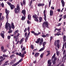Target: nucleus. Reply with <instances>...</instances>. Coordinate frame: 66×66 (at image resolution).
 I'll return each mask as SVG.
<instances>
[{"instance_id":"1","label":"nucleus","mask_w":66,"mask_h":66,"mask_svg":"<svg viewBox=\"0 0 66 66\" xmlns=\"http://www.w3.org/2000/svg\"><path fill=\"white\" fill-rule=\"evenodd\" d=\"M5 28L6 30H8L9 29V30H11L12 28L13 29H14L15 28V26L14 25V23L13 22L12 23L11 25L10 24H9L8 22H7L5 24Z\"/></svg>"},{"instance_id":"2","label":"nucleus","mask_w":66,"mask_h":66,"mask_svg":"<svg viewBox=\"0 0 66 66\" xmlns=\"http://www.w3.org/2000/svg\"><path fill=\"white\" fill-rule=\"evenodd\" d=\"M44 19L45 21L43 23L42 25L43 27L44 28L46 27V28H48V27H49L48 22L47 21L46 15V14H44Z\"/></svg>"},{"instance_id":"3","label":"nucleus","mask_w":66,"mask_h":66,"mask_svg":"<svg viewBox=\"0 0 66 66\" xmlns=\"http://www.w3.org/2000/svg\"><path fill=\"white\" fill-rule=\"evenodd\" d=\"M43 42L44 40H43V38H41V39L40 38H39L37 39V41H35V43L37 44L39 43V45H40V46H41V45H42L43 44Z\"/></svg>"},{"instance_id":"4","label":"nucleus","mask_w":66,"mask_h":66,"mask_svg":"<svg viewBox=\"0 0 66 66\" xmlns=\"http://www.w3.org/2000/svg\"><path fill=\"white\" fill-rule=\"evenodd\" d=\"M55 53L52 56L51 59L53 65H55L56 63V61L57 60V58L55 57Z\"/></svg>"},{"instance_id":"5","label":"nucleus","mask_w":66,"mask_h":66,"mask_svg":"<svg viewBox=\"0 0 66 66\" xmlns=\"http://www.w3.org/2000/svg\"><path fill=\"white\" fill-rule=\"evenodd\" d=\"M32 17L34 19H35L34 20L35 21L37 22H39V20L38 19V17L37 16V15L36 14L33 15H32Z\"/></svg>"},{"instance_id":"6","label":"nucleus","mask_w":66,"mask_h":66,"mask_svg":"<svg viewBox=\"0 0 66 66\" xmlns=\"http://www.w3.org/2000/svg\"><path fill=\"white\" fill-rule=\"evenodd\" d=\"M5 12L6 14H7L6 15V18L7 19H8V15L9 14V13H10V11H9V10H7V9H5Z\"/></svg>"},{"instance_id":"7","label":"nucleus","mask_w":66,"mask_h":66,"mask_svg":"<svg viewBox=\"0 0 66 66\" xmlns=\"http://www.w3.org/2000/svg\"><path fill=\"white\" fill-rule=\"evenodd\" d=\"M1 51L3 52H5L7 51V49L4 50V47L3 46H1Z\"/></svg>"},{"instance_id":"8","label":"nucleus","mask_w":66,"mask_h":66,"mask_svg":"<svg viewBox=\"0 0 66 66\" xmlns=\"http://www.w3.org/2000/svg\"><path fill=\"white\" fill-rule=\"evenodd\" d=\"M60 40H57V41H55V43H54V45L56 47V44H60Z\"/></svg>"},{"instance_id":"9","label":"nucleus","mask_w":66,"mask_h":66,"mask_svg":"<svg viewBox=\"0 0 66 66\" xmlns=\"http://www.w3.org/2000/svg\"><path fill=\"white\" fill-rule=\"evenodd\" d=\"M14 12H15V14H18V13H19V10H18V9H16V8L14 9Z\"/></svg>"},{"instance_id":"10","label":"nucleus","mask_w":66,"mask_h":66,"mask_svg":"<svg viewBox=\"0 0 66 66\" xmlns=\"http://www.w3.org/2000/svg\"><path fill=\"white\" fill-rule=\"evenodd\" d=\"M26 10H23L21 11V13L23 14V15H24V16H25L26 15Z\"/></svg>"},{"instance_id":"11","label":"nucleus","mask_w":66,"mask_h":66,"mask_svg":"<svg viewBox=\"0 0 66 66\" xmlns=\"http://www.w3.org/2000/svg\"><path fill=\"white\" fill-rule=\"evenodd\" d=\"M60 32H61V31H59V32H58L56 34H54V35H55V36H59V35H61V33H60Z\"/></svg>"},{"instance_id":"12","label":"nucleus","mask_w":66,"mask_h":66,"mask_svg":"<svg viewBox=\"0 0 66 66\" xmlns=\"http://www.w3.org/2000/svg\"><path fill=\"white\" fill-rule=\"evenodd\" d=\"M53 10H51L50 12V15L51 16H53Z\"/></svg>"},{"instance_id":"13","label":"nucleus","mask_w":66,"mask_h":66,"mask_svg":"<svg viewBox=\"0 0 66 66\" xmlns=\"http://www.w3.org/2000/svg\"><path fill=\"white\" fill-rule=\"evenodd\" d=\"M2 33L0 34L1 35V36L3 38H4V32L3 31H2Z\"/></svg>"},{"instance_id":"14","label":"nucleus","mask_w":66,"mask_h":66,"mask_svg":"<svg viewBox=\"0 0 66 66\" xmlns=\"http://www.w3.org/2000/svg\"><path fill=\"white\" fill-rule=\"evenodd\" d=\"M63 7H64L65 6V2L64 1V0H61V1Z\"/></svg>"},{"instance_id":"15","label":"nucleus","mask_w":66,"mask_h":66,"mask_svg":"<svg viewBox=\"0 0 66 66\" xmlns=\"http://www.w3.org/2000/svg\"><path fill=\"white\" fill-rule=\"evenodd\" d=\"M45 5V4L43 3H39L38 4V6H42Z\"/></svg>"},{"instance_id":"16","label":"nucleus","mask_w":66,"mask_h":66,"mask_svg":"<svg viewBox=\"0 0 66 66\" xmlns=\"http://www.w3.org/2000/svg\"><path fill=\"white\" fill-rule=\"evenodd\" d=\"M18 40V38L16 37L15 38V42H17L16 43H15V45H17L19 43V41Z\"/></svg>"},{"instance_id":"17","label":"nucleus","mask_w":66,"mask_h":66,"mask_svg":"<svg viewBox=\"0 0 66 66\" xmlns=\"http://www.w3.org/2000/svg\"><path fill=\"white\" fill-rule=\"evenodd\" d=\"M38 56H39V53H36L35 54V56L36 57H38Z\"/></svg>"},{"instance_id":"18","label":"nucleus","mask_w":66,"mask_h":66,"mask_svg":"<svg viewBox=\"0 0 66 66\" xmlns=\"http://www.w3.org/2000/svg\"><path fill=\"white\" fill-rule=\"evenodd\" d=\"M25 55L23 54H21V52L19 53V56H21V57H24V56Z\"/></svg>"},{"instance_id":"19","label":"nucleus","mask_w":66,"mask_h":66,"mask_svg":"<svg viewBox=\"0 0 66 66\" xmlns=\"http://www.w3.org/2000/svg\"><path fill=\"white\" fill-rule=\"evenodd\" d=\"M63 39L64 42H65L66 41V37L65 35H63Z\"/></svg>"},{"instance_id":"20","label":"nucleus","mask_w":66,"mask_h":66,"mask_svg":"<svg viewBox=\"0 0 66 66\" xmlns=\"http://www.w3.org/2000/svg\"><path fill=\"white\" fill-rule=\"evenodd\" d=\"M17 10H18L20 11V6L18 4L16 6V8Z\"/></svg>"},{"instance_id":"21","label":"nucleus","mask_w":66,"mask_h":66,"mask_svg":"<svg viewBox=\"0 0 66 66\" xmlns=\"http://www.w3.org/2000/svg\"><path fill=\"white\" fill-rule=\"evenodd\" d=\"M11 10H13L15 8V6L14 5H11V6H10Z\"/></svg>"},{"instance_id":"22","label":"nucleus","mask_w":66,"mask_h":66,"mask_svg":"<svg viewBox=\"0 0 66 66\" xmlns=\"http://www.w3.org/2000/svg\"><path fill=\"white\" fill-rule=\"evenodd\" d=\"M24 39V38H22L19 41V43L20 45L22 43V42L23 41Z\"/></svg>"},{"instance_id":"23","label":"nucleus","mask_w":66,"mask_h":66,"mask_svg":"<svg viewBox=\"0 0 66 66\" xmlns=\"http://www.w3.org/2000/svg\"><path fill=\"white\" fill-rule=\"evenodd\" d=\"M28 20H31V16L30 14H29L28 15Z\"/></svg>"},{"instance_id":"24","label":"nucleus","mask_w":66,"mask_h":66,"mask_svg":"<svg viewBox=\"0 0 66 66\" xmlns=\"http://www.w3.org/2000/svg\"><path fill=\"white\" fill-rule=\"evenodd\" d=\"M23 4L24 5H26V0H23Z\"/></svg>"},{"instance_id":"25","label":"nucleus","mask_w":66,"mask_h":66,"mask_svg":"<svg viewBox=\"0 0 66 66\" xmlns=\"http://www.w3.org/2000/svg\"><path fill=\"white\" fill-rule=\"evenodd\" d=\"M39 22H42V20H43V18L41 17H40L39 18Z\"/></svg>"},{"instance_id":"26","label":"nucleus","mask_w":66,"mask_h":66,"mask_svg":"<svg viewBox=\"0 0 66 66\" xmlns=\"http://www.w3.org/2000/svg\"><path fill=\"white\" fill-rule=\"evenodd\" d=\"M25 18H26V15L25 16H22V18H21V20H24L25 19Z\"/></svg>"},{"instance_id":"27","label":"nucleus","mask_w":66,"mask_h":66,"mask_svg":"<svg viewBox=\"0 0 66 66\" xmlns=\"http://www.w3.org/2000/svg\"><path fill=\"white\" fill-rule=\"evenodd\" d=\"M47 64H51V60H49L48 61Z\"/></svg>"},{"instance_id":"28","label":"nucleus","mask_w":66,"mask_h":66,"mask_svg":"<svg viewBox=\"0 0 66 66\" xmlns=\"http://www.w3.org/2000/svg\"><path fill=\"white\" fill-rule=\"evenodd\" d=\"M14 57H15V55L14 54H13L12 55L10 56V57L11 59H12Z\"/></svg>"},{"instance_id":"29","label":"nucleus","mask_w":66,"mask_h":66,"mask_svg":"<svg viewBox=\"0 0 66 66\" xmlns=\"http://www.w3.org/2000/svg\"><path fill=\"white\" fill-rule=\"evenodd\" d=\"M56 53L57 56H59L60 55V52L58 51H56Z\"/></svg>"},{"instance_id":"30","label":"nucleus","mask_w":66,"mask_h":66,"mask_svg":"<svg viewBox=\"0 0 66 66\" xmlns=\"http://www.w3.org/2000/svg\"><path fill=\"white\" fill-rule=\"evenodd\" d=\"M23 59H20V60L17 62H18V64H19V63H20V62H21L22 61Z\"/></svg>"},{"instance_id":"31","label":"nucleus","mask_w":66,"mask_h":66,"mask_svg":"<svg viewBox=\"0 0 66 66\" xmlns=\"http://www.w3.org/2000/svg\"><path fill=\"white\" fill-rule=\"evenodd\" d=\"M45 47H43V48H41L40 50L39 51H43L44 49H45Z\"/></svg>"},{"instance_id":"32","label":"nucleus","mask_w":66,"mask_h":66,"mask_svg":"<svg viewBox=\"0 0 66 66\" xmlns=\"http://www.w3.org/2000/svg\"><path fill=\"white\" fill-rule=\"evenodd\" d=\"M47 55H46V56H48V55L50 54V51H47Z\"/></svg>"},{"instance_id":"33","label":"nucleus","mask_w":66,"mask_h":66,"mask_svg":"<svg viewBox=\"0 0 66 66\" xmlns=\"http://www.w3.org/2000/svg\"><path fill=\"white\" fill-rule=\"evenodd\" d=\"M46 42H45L43 43V46L44 48L45 47V45H46Z\"/></svg>"},{"instance_id":"34","label":"nucleus","mask_w":66,"mask_h":66,"mask_svg":"<svg viewBox=\"0 0 66 66\" xmlns=\"http://www.w3.org/2000/svg\"><path fill=\"white\" fill-rule=\"evenodd\" d=\"M27 24H31V21H30L28 20L27 21Z\"/></svg>"},{"instance_id":"35","label":"nucleus","mask_w":66,"mask_h":66,"mask_svg":"<svg viewBox=\"0 0 66 66\" xmlns=\"http://www.w3.org/2000/svg\"><path fill=\"white\" fill-rule=\"evenodd\" d=\"M48 2H49V7H50V5L51 4V0H50V2H49V1H48Z\"/></svg>"},{"instance_id":"36","label":"nucleus","mask_w":66,"mask_h":66,"mask_svg":"<svg viewBox=\"0 0 66 66\" xmlns=\"http://www.w3.org/2000/svg\"><path fill=\"white\" fill-rule=\"evenodd\" d=\"M53 36H51L50 37V42H51L52 40L53 39Z\"/></svg>"},{"instance_id":"37","label":"nucleus","mask_w":66,"mask_h":66,"mask_svg":"<svg viewBox=\"0 0 66 66\" xmlns=\"http://www.w3.org/2000/svg\"><path fill=\"white\" fill-rule=\"evenodd\" d=\"M3 57H9V56L7 55H6L4 54L3 55Z\"/></svg>"},{"instance_id":"38","label":"nucleus","mask_w":66,"mask_h":66,"mask_svg":"<svg viewBox=\"0 0 66 66\" xmlns=\"http://www.w3.org/2000/svg\"><path fill=\"white\" fill-rule=\"evenodd\" d=\"M32 3H33V1L32 0H31L30 2V7H31V5H32Z\"/></svg>"},{"instance_id":"39","label":"nucleus","mask_w":66,"mask_h":66,"mask_svg":"<svg viewBox=\"0 0 66 66\" xmlns=\"http://www.w3.org/2000/svg\"><path fill=\"white\" fill-rule=\"evenodd\" d=\"M44 53H42L40 55V57L41 58H42V57H43V55H44Z\"/></svg>"},{"instance_id":"40","label":"nucleus","mask_w":66,"mask_h":66,"mask_svg":"<svg viewBox=\"0 0 66 66\" xmlns=\"http://www.w3.org/2000/svg\"><path fill=\"white\" fill-rule=\"evenodd\" d=\"M9 62V61H6V62H5V63L4 64V65H7L8 64L7 63Z\"/></svg>"},{"instance_id":"41","label":"nucleus","mask_w":66,"mask_h":66,"mask_svg":"<svg viewBox=\"0 0 66 66\" xmlns=\"http://www.w3.org/2000/svg\"><path fill=\"white\" fill-rule=\"evenodd\" d=\"M12 32H13V30H11L9 31L8 33H12Z\"/></svg>"},{"instance_id":"42","label":"nucleus","mask_w":66,"mask_h":66,"mask_svg":"<svg viewBox=\"0 0 66 66\" xmlns=\"http://www.w3.org/2000/svg\"><path fill=\"white\" fill-rule=\"evenodd\" d=\"M30 47L32 49H34V47L33 46V45H31L30 46Z\"/></svg>"},{"instance_id":"43","label":"nucleus","mask_w":66,"mask_h":66,"mask_svg":"<svg viewBox=\"0 0 66 66\" xmlns=\"http://www.w3.org/2000/svg\"><path fill=\"white\" fill-rule=\"evenodd\" d=\"M64 45H63V46L62 48V51H63L64 50Z\"/></svg>"},{"instance_id":"44","label":"nucleus","mask_w":66,"mask_h":66,"mask_svg":"<svg viewBox=\"0 0 66 66\" xmlns=\"http://www.w3.org/2000/svg\"><path fill=\"white\" fill-rule=\"evenodd\" d=\"M3 59H2L0 61V66H1V65L2 64V62H3Z\"/></svg>"},{"instance_id":"45","label":"nucleus","mask_w":66,"mask_h":66,"mask_svg":"<svg viewBox=\"0 0 66 66\" xmlns=\"http://www.w3.org/2000/svg\"><path fill=\"white\" fill-rule=\"evenodd\" d=\"M18 64V62H16V63L13 64V66H16V65H17Z\"/></svg>"},{"instance_id":"46","label":"nucleus","mask_w":66,"mask_h":66,"mask_svg":"<svg viewBox=\"0 0 66 66\" xmlns=\"http://www.w3.org/2000/svg\"><path fill=\"white\" fill-rule=\"evenodd\" d=\"M57 48H60V45H59V44H57Z\"/></svg>"},{"instance_id":"47","label":"nucleus","mask_w":66,"mask_h":66,"mask_svg":"<svg viewBox=\"0 0 66 66\" xmlns=\"http://www.w3.org/2000/svg\"><path fill=\"white\" fill-rule=\"evenodd\" d=\"M4 19V16H2V18H1V21H2L3 19Z\"/></svg>"},{"instance_id":"48","label":"nucleus","mask_w":66,"mask_h":66,"mask_svg":"<svg viewBox=\"0 0 66 66\" xmlns=\"http://www.w3.org/2000/svg\"><path fill=\"white\" fill-rule=\"evenodd\" d=\"M22 50V51H24V50H25L26 48H25V47H24Z\"/></svg>"},{"instance_id":"49","label":"nucleus","mask_w":66,"mask_h":66,"mask_svg":"<svg viewBox=\"0 0 66 66\" xmlns=\"http://www.w3.org/2000/svg\"><path fill=\"white\" fill-rule=\"evenodd\" d=\"M19 35H20V34H19V33L16 36V37L18 38V37L19 36Z\"/></svg>"},{"instance_id":"50","label":"nucleus","mask_w":66,"mask_h":66,"mask_svg":"<svg viewBox=\"0 0 66 66\" xmlns=\"http://www.w3.org/2000/svg\"><path fill=\"white\" fill-rule=\"evenodd\" d=\"M61 24H62V23H59L57 25V26L59 27V26H60L61 25Z\"/></svg>"},{"instance_id":"51","label":"nucleus","mask_w":66,"mask_h":66,"mask_svg":"<svg viewBox=\"0 0 66 66\" xmlns=\"http://www.w3.org/2000/svg\"><path fill=\"white\" fill-rule=\"evenodd\" d=\"M66 52V50H64L63 53V54L64 55L65 54V53Z\"/></svg>"},{"instance_id":"52","label":"nucleus","mask_w":66,"mask_h":66,"mask_svg":"<svg viewBox=\"0 0 66 66\" xmlns=\"http://www.w3.org/2000/svg\"><path fill=\"white\" fill-rule=\"evenodd\" d=\"M42 37H46V35H42Z\"/></svg>"},{"instance_id":"53","label":"nucleus","mask_w":66,"mask_h":66,"mask_svg":"<svg viewBox=\"0 0 66 66\" xmlns=\"http://www.w3.org/2000/svg\"><path fill=\"white\" fill-rule=\"evenodd\" d=\"M28 34V33L27 32H26L24 34V37H26L27 36V34Z\"/></svg>"},{"instance_id":"54","label":"nucleus","mask_w":66,"mask_h":66,"mask_svg":"<svg viewBox=\"0 0 66 66\" xmlns=\"http://www.w3.org/2000/svg\"><path fill=\"white\" fill-rule=\"evenodd\" d=\"M7 4H8L10 6H11V5H12L9 2H7Z\"/></svg>"},{"instance_id":"55","label":"nucleus","mask_w":66,"mask_h":66,"mask_svg":"<svg viewBox=\"0 0 66 66\" xmlns=\"http://www.w3.org/2000/svg\"><path fill=\"white\" fill-rule=\"evenodd\" d=\"M10 38H11V36H7V39H10Z\"/></svg>"},{"instance_id":"56","label":"nucleus","mask_w":66,"mask_h":66,"mask_svg":"<svg viewBox=\"0 0 66 66\" xmlns=\"http://www.w3.org/2000/svg\"><path fill=\"white\" fill-rule=\"evenodd\" d=\"M63 18L64 19H65L66 18V15H64Z\"/></svg>"},{"instance_id":"57","label":"nucleus","mask_w":66,"mask_h":66,"mask_svg":"<svg viewBox=\"0 0 66 66\" xmlns=\"http://www.w3.org/2000/svg\"><path fill=\"white\" fill-rule=\"evenodd\" d=\"M63 59H64V60H66V56H64L63 57Z\"/></svg>"},{"instance_id":"58","label":"nucleus","mask_w":66,"mask_h":66,"mask_svg":"<svg viewBox=\"0 0 66 66\" xmlns=\"http://www.w3.org/2000/svg\"><path fill=\"white\" fill-rule=\"evenodd\" d=\"M46 10H44V11L43 13H44V15H45L46 14Z\"/></svg>"},{"instance_id":"59","label":"nucleus","mask_w":66,"mask_h":66,"mask_svg":"<svg viewBox=\"0 0 66 66\" xmlns=\"http://www.w3.org/2000/svg\"><path fill=\"white\" fill-rule=\"evenodd\" d=\"M1 6L2 7H4V3H2L1 4Z\"/></svg>"},{"instance_id":"60","label":"nucleus","mask_w":66,"mask_h":66,"mask_svg":"<svg viewBox=\"0 0 66 66\" xmlns=\"http://www.w3.org/2000/svg\"><path fill=\"white\" fill-rule=\"evenodd\" d=\"M28 37H29V36H27V37H26L25 39H26V40H28Z\"/></svg>"},{"instance_id":"61","label":"nucleus","mask_w":66,"mask_h":66,"mask_svg":"<svg viewBox=\"0 0 66 66\" xmlns=\"http://www.w3.org/2000/svg\"><path fill=\"white\" fill-rule=\"evenodd\" d=\"M34 35H36V36H38V34H37V33H35L34 34Z\"/></svg>"},{"instance_id":"62","label":"nucleus","mask_w":66,"mask_h":66,"mask_svg":"<svg viewBox=\"0 0 66 66\" xmlns=\"http://www.w3.org/2000/svg\"><path fill=\"white\" fill-rule=\"evenodd\" d=\"M23 54H24V55H25V54H26V51H24L23 53Z\"/></svg>"},{"instance_id":"63","label":"nucleus","mask_w":66,"mask_h":66,"mask_svg":"<svg viewBox=\"0 0 66 66\" xmlns=\"http://www.w3.org/2000/svg\"><path fill=\"white\" fill-rule=\"evenodd\" d=\"M13 64L14 62H11L10 63V64L11 65H13Z\"/></svg>"},{"instance_id":"64","label":"nucleus","mask_w":66,"mask_h":66,"mask_svg":"<svg viewBox=\"0 0 66 66\" xmlns=\"http://www.w3.org/2000/svg\"><path fill=\"white\" fill-rule=\"evenodd\" d=\"M27 30L28 29H27V28H26L25 30H24V32H26Z\"/></svg>"}]
</instances>
